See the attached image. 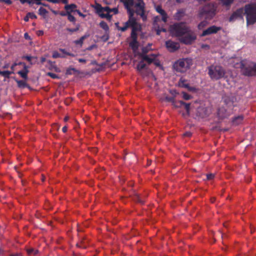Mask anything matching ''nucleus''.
Wrapping results in <instances>:
<instances>
[{
	"label": "nucleus",
	"instance_id": "1",
	"mask_svg": "<svg viewBox=\"0 0 256 256\" xmlns=\"http://www.w3.org/2000/svg\"><path fill=\"white\" fill-rule=\"evenodd\" d=\"M120 1L124 3L126 8L127 10L129 16L128 22L130 26H132V30H134V32L138 30L140 26L136 22V18L134 17L135 12L132 8L134 4V0H120Z\"/></svg>",
	"mask_w": 256,
	"mask_h": 256
},
{
	"label": "nucleus",
	"instance_id": "2",
	"mask_svg": "<svg viewBox=\"0 0 256 256\" xmlns=\"http://www.w3.org/2000/svg\"><path fill=\"white\" fill-rule=\"evenodd\" d=\"M246 15L248 24H253L256 22V2L246 4L244 8Z\"/></svg>",
	"mask_w": 256,
	"mask_h": 256
},
{
	"label": "nucleus",
	"instance_id": "3",
	"mask_svg": "<svg viewBox=\"0 0 256 256\" xmlns=\"http://www.w3.org/2000/svg\"><path fill=\"white\" fill-rule=\"evenodd\" d=\"M192 64V60L191 58H186L178 60L174 64V69L179 72H184Z\"/></svg>",
	"mask_w": 256,
	"mask_h": 256
},
{
	"label": "nucleus",
	"instance_id": "4",
	"mask_svg": "<svg viewBox=\"0 0 256 256\" xmlns=\"http://www.w3.org/2000/svg\"><path fill=\"white\" fill-rule=\"evenodd\" d=\"M208 74L210 78L218 80L223 78L225 74L224 69L220 66L212 65L208 67Z\"/></svg>",
	"mask_w": 256,
	"mask_h": 256
},
{
	"label": "nucleus",
	"instance_id": "5",
	"mask_svg": "<svg viewBox=\"0 0 256 256\" xmlns=\"http://www.w3.org/2000/svg\"><path fill=\"white\" fill-rule=\"evenodd\" d=\"M190 28L184 23H177L171 28L172 34L179 38L184 36Z\"/></svg>",
	"mask_w": 256,
	"mask_h": 256
},
{
	"label": "nucleus",
	"instance_id": "6",
	"mask_svg": "<svg viewBox=\"0 0 256 256\" xmlns=\"http://www.w3.org/2000/svg\"><path fill=\"white\" fill-rule=\"evenodd\" d=\"M215 10L214 4H208L200 10L199 15L200 16H204L206 19H211L215 14Z\"/></svg>",
	"mask_w": 256,
	"mask_h": 256
},
{
	"label": "nucleus",
	"instance_id": "7",
	"mask_svg": "<svg viewBox=\"0 0 256 256\" xmlns=\"http://www.w3.org/2000/svg\"><path fill=\"white\" fill-rule=\"evenodd\" d=\"M92 6L96 10V13L102 18H106L110 19L112 16L110 15V8L108 6L102 7L101 5L98 3H96L95 5Z\"/></svg>",
	"mask_w": 256,
	"mask_h": 256
},
{
	"label": "nucleus",
	"instance_id": "8",
	"mask_svg": "<svg viewBox=\"0 0 256 256\" xmlns=\"http://www.w3.org/2000/svg\"><path fill=\"white\" fill-rule=\"evenodd\" d=\"M136 2L134 4L136 10L135 12L140 15L143 20H146V16L145 14V4L143 0H136Z\"/></svg>",
	"mask_w": 256,
	"mask_h": 256
},
{
	"label": "nucleus",
	"instance_id": "9",
	"mask_svg": "<svg viewBox=\"0 0 256 256\" xmlns=\"http://www.w3.org/2000/svg\"><path fill=\"white\" fill-rule=\"evenodd\" d=\"M196 34L190 29L184 36H181L178 39L182 43L186 44H190L196 40Z\"/></svg>",
	"mask_w": 256,
	"mask_h": 256
},
{
	"label": "nucleus",
	"instance_id": "10",
	"mask_svg": "<svg viewBox=\"0 0 256 256\" xmlns=\"http://www.w3.org/2000/svg\"><path fill=\"white\" fill-rule=\"evenodd\" d=\"M137 70L140 74L142 76H146L148 74H151L153 79L156 80V78L152 71L146 67V65L144 63V61L142 58V60L138 62L136 66Z\"/></svg>",
	"mask_w": 256,
	"mask_h": 256
},
{
	"label": "nucleus",
	"instance_id": "11",
	"mask_svg": "<svg viewBox=\"0 0 256 256\" xmlns=\"http://www.w3.org/2000/svg\"><path fill=\"white\" fill-rule=\"evenodd\" d=\"M242 70V74L246 76H256V63L252 64V66L244 68V64L241 61V71Z\"/></svg>",
	"mask_w": 256,
	"mask_h": 256
},
{
	"label": "nucleus",
	"instance_id": "12",
	"mask_svg": "<svg viewBox=\"0 0 256 256\" xmlns=\"http://www.w3.org/2000/svg\"><path fill=\"white\" fill-rule=\"evenodd\" d=\"M210 113V110L204 106H200L198 108L196 112V116L204 118L208 116Z\"/></svg>",
	"mask_w": 256,
	"mask_h": 256
},
{
	"label": "nucleus",
	"instance_id": "13",
	"mask_svg": "<svg viewBox=\"0 0 256 256\" xmlns=\"http://www.w3.org/2000/svg\"><path fill=\"white\" fill-rule=\"evenodd\" d=\"M166 48L170 52H174L179 49L180 47L178 43L172 42V40L166 41Z\"/></svg>",
	"mask_w": 256,
	"mask_h": 256
},
{
	"label": "nucleus",
	"instance_id": "14",
	"mask_svg": "<svg viewBox=\"0 0 256 256\" xmlns=\"http://www.w3.org/2000/svg\"><path fill=\"white\" fill-rule=\"evenodd\" d=\"M220 30V28L216 26H212L206 30L203 31L201 34L202 36H204L216 33Z\"/></svg>",
	"mask_w": 256,
	"mask_h": 256
},
{
	"label": "nucleus",
	"instance_id": "15",
	"mask_svg": "<svg viewBox=\"0 0 256 256\" xmlns=\"http://www.w3.org/2000/svg\"><path fill=\"white\" fill-rule=\"evenodd\" d=\"M217 116L219 120H222L226 118H227L229 114L228 113L226 112V109L224 107H222L218 109Z\"/></svg>",
	"mask_w": 256,
	"mask_h": 256
},
{
	"label": "nucleus",
	"instance_id": "16",
	"mask_svg": "<svg viewBox=\"0 0 256 256\" xmlns=\"http://www.w3.org/2000/svg\"><path fill=\"white\" fill-rule=\"evenodd\" d=\"M178 103L180 104H181V105L183 106L182 108H184L186 112V114L182 113V116L184 117H185L186 116H189L190 113V104L184 102L182 100L178 101Z\"/></svg>",
	"mask_w": 256,
	"mask_h": 256
},
{
	"label": "nucleus",
	"instance_id": "17",
	"mask_svg": "<svg viewBox=\"0 0 256 256\" xmlns=\"http://www.w3.org/2000/svg\"><path fill=\"white\" fill-rule=\"evenodd\" d=\"M160 102L166 101L168 102H170L172 103V104L175 102L174 96H168L166 94H162V96L160 98Z\"/></svg>",
	"mask_w": 256,
	"mask_h": 256
},
{
	"label": "nucleus",
	"instance_id": "18",
	"mask_svg": "<svg viewBox=\"0 0 256 256\" xmlns=\"http://www.w3.org/2000/svg\"><path fill=\"white\" fill-rule=\"evenodd\" d=\"M178 86L180 87L185 88L190 91H193L194 90V88L190 86L188 84L186 83V81L185 80L182 79L180 80L178 82Z\"/></svg>",
	"mask_w": 256,
	"mask_h": 256
},
{
	"label": "nucleus",
	"instance_id": "19",
	"mask_svg": "<svg viewBox=\"0 0 256 256\" xmlns=\"http://www.w3.org/2000/svg\"><path fill=\"white\" fill-rule=\"evenodd\" d=\"M156 11L162 16V20L164 22H166L167 16L165 11L162 9L160 6H157L156 7Z\"/></svg>",
	"mask_w": 256,
	"mask_h": 256
},
{
	"label": "nucleus",
	"instance_id": "20",
	"mask_svg": "<svg viewBox=\"0 0 256 256\" xmlns=\"http://www.w3.org/2000/svg\"><path fill=\"white\" fill-rule=\"evenodd\" d=\"M140 56L142 58L144 61H146L148 64H150L155 60V57L150 58L146 54H140Z\"/></svg>",
	"mask_w": 256,
	"mask_h": 256
},
{
	"label": "nucleus",
	"instance_id": "21",
	"mask_svg": "<svg viewBox=\"0 0 256 256\" xmlns=\"http://www.w3.org/2000/svg\"><path fill=\"white\" fill-rule=\"evenodd\" d=\"M240 17V9H238L236 12H234L229 18L230 22H234L236 20L238 19Z\"/></svg>",
	"mask_w": 256,
	"mask_h": 256
},
{
	"label": "nucleus",
	"instance_id": "22",
	"mask_svg": "<svg viewBox=\"0 0 256 256\" xmlns=\"http://www.w3.org/2000/svg\"><path fill=\"white\" fill-rule=\"evenodd\" d=\"M18 84V86L20 88H30V86L27 84V83L24 80H16Z\"/></svg>",
	"mask_w": 256,
	"mask_h": 256
},
{
	"label": "nucleus",
	"instance_id": "23",
	"mask_svg": "<svg viewBox=\"0 0 256 256\" xmlns=\"http://www.w3.org/2000/svg\"><path fill=\"white\" fill-rule=\"evenodd\" d=\"M76 8V6L75 4H67L64 6V8L66 10L70 11L71 12H76L74 10Z\"/></svg>",
	"mask_w": 256,
	"mask_h": 256
},
{
	"label": "nucleus",
	"instance_id": "24",
	"mask_svg": "<svg viewBox=\"0 0 256 256\" xmlns=\"http://www.w3.org/2000/svg\"><path fill=\"white\" fill-rule=\"evenodd\" d=\"M29 18H36V16L32 12H28L26 16L24 17V20L26 22H28V20Z\"/></svg>",
	"mask_w": 256,
	"mask_h": 256
},
{
	"label": "nucleus",
	"instance_id": "25",
	"mask_svg": "<svg viewBox=\"0 0 256 256\" xmlns=\"http://www.w3.org/2000/svg\"><path fill=\"white\" fill-rule=\"evenodd\" d=\"M130 45L134 51L136 50L138 48L137 40H132L130 42Z\"/></svg>",
	"mask_w": 256,
	"mask_h": 256
},
{
	"label": "nucleus",
	"instance_id": "26",
	"mask_svg": "<svg viewBox=\"0 0 256 256\" xmlns=\"http://www.w3.org/2000/svg\"><path fill=\"white\" fill-rule=\"evenodd\" d=\"M88 36H89V35H84L82 36L80 40H76L74 42L76 44L82 45L84 40L87 38Z\"/></svg>",
	"mask_w": 256,
	"mask_h": 256
},
{
	"label": "nucleus",
	"instance_id": "27",
	"mask_svg": "<svg viewBox=\"0 0 256 256\" xmlns=\"http://www.w3.org/2000/svg\"><path fill=\"white\" fill-rule=\"evenodd\" d=\"M12 73V72L8 70L3 72L0 70V75L6 78H8L10 75Z\"/></svg>",
	"mask_w": 256,
	"mask_h": 256
},
{
	"label": "nucleus",
	"instance_id": "28",
	"mask_svg": "<svg viewBox=\"0 0 256 256\" xmlns=\"http://www.w3.org/2000/svg\"><path fill=\"white\" fill-rule=\"evenodd\" d=\"M100 26L104 30H106V32H107L108 30V26L106 22H102L100 24Z\"/></svg>",
	"mask_w": 256,
	"mask_h": 256
},
{
	"label": "nucleus",
	"instance_id": "29",
	"mask_svg": "<svg viewBox=\"0 0 256 256\" xmlns=\"http://www.w3.org/2000/svg\"><path fill=\"white\" fill-rule=\"evenodd\" d=\"M224 101L226 104H230L234 102V98L232 100H230L228 96L224 97Z\"/></svg>",
	"mask_w": 256,
	"mask_h": 256
},
{
	"label": "nucleus",
	"instance_id": "30",
	"mask_svg": "<svg viewBox=\"0 0 256 256\" xmlns=\"http://www.w3.org/2000/svg\"><path fill=\"white\" fill-rule=\"evenodd\" d=\"M48 63L50 64V68L51 70H54L56 72H60V70H59V68H58L56 66L53 64L50 61H48Z\"/></svg>",
	"mask_w": 256,
	"mask_h": 256
},
{
	"label": "nucleus",
	"instance_id": "31",
	"mask_svg": "<svg viewBox=\"0 0 256 256\" xmlns=\"http://www.w3.org/2000/svg\"><path fill=\"white\" fill-rule=\"evenodd\" d=\"M18 74H20L22 78L26 80L28 78V73L23 70L18 72Z\"/></svg>",
	"mask_w": 256,
	"mask_h": 256
},
{
	"label": "nucleus",
	"instance_id": "32",
	"mask_svg": "<svg viewBox=\"0 0 256 256\" xmlns=\"http://www.w3.org/2000/svg\"><path fill=\"white\" fill-rule=\"evenodd\" d=\"M134 196L136 197V198L134 199V200H137L138 202L140 203H141L142 204H143L144 203V202L143 200H142L140 198V196L138 194L135 192L134 191Z\"/></svg>",
	"mask_w": 256,
	"mask_h": 256
},
{
	"label": "nucleus",
	"instance_id": "33",
	"mask_svg": "<svg viewBox=\"0 0 256 256\" xmlns=\"http://www.w3.org/2000/svg\"><path fill=\"white\" fill-rule=\"evenodd\" d=\"M223 5L228 6H229L234 1V0H221Z\"/></svg>",
	"mask_w": 256,
	"mask_h": 256
},
{
	"label": "nucleus",
	"instance_id": "34",
	"mask_svg": "<svg viewBox=\"0 0 256 256\" xmlns=\"http://www.w3.org/2000/svg\"><path fill=\"white\" fill-rule=\"evenodd\" d=\"M26 252H27L28 254H32V252H34V255L38 254V250H34V248H27L26 250Z\"/></svg>",
	"mask_w": 256,
	"mask_h": 256
},
{
	"label": "nucleus",
	"instance_id": "35",
	"mask_svg": "<svg viewBox=\"0 0 256 256\" xmlns=\"http://www.w3.org/2000/svg\"><path fill=\"white\" fill-rule=\"evenodd\" d=\"M208 24V22L206 21H202L198 25V28L199 30L202 29Z\"/></svg>",
	"mask_w": 256,
	"mask_h": 256
},
{
	"label": "nucleus",
	"instance_id": "36",
	"mask_svg": "<svg viewBox=\"0 0 256 256\" xmlns=\"http://www.w3.org/2000/svg\"><path fill=\"white\" fill-rule=\"evenodd\" d=\"M129 26H130V24H129L128 20V22H125L124 26L123 27L118 28V29L120 30H121L122 32H124L128 28Z\"/></svg>",
	"mask_w": 256,
	"mask_h": 256
},
{
	"label": "nucleus",
	"instance_id": "37",
	"mask_svg": "<svg viewBox=\"0 0 256 256\" xmlns=\"http://www.w3.org/2000/svg\"><path fill=\"white\" fill-rule=\"evenodd\" d=\"M79 28H80V25L78 24L76 26V27L75 28L72 29V28H67L66 29V30L70 32H75L78 30Z\"/></svg>",
	"mask_w": 256,
	"mask_h": 256
},
{
	"label": "nucleus",
	"instance_id": "38",
	"mask_svg": "<svg viewBox=\"0 0 256 256\" xmlns=\"http://www.w3.org/2000/svg\"><path fill=\"white\" fill-rule=\"evenodd\" d=\"M68 18L70 22H75L76 21L75 18L70 14V12L68 13Z\"/></svg>",
	"mask_w": 256,
	"mask_h": 256
},
{
	"label": "nucleus",
	"instance_id": "39",
	"mask_svg": "<svg viewBox=\"0 0 256 256\" xmlns=\"http://www.w3.org/2000/svg\"><path fill=\"white\" fill-rule=\"evenodd\" d=\"M47 12V10L43 8H40L39 9V14L40 15H44L46 14Z\"/></svg>",
	"mask_w": 256,
	"mask_h": 256
},
{
	"label": "nucleus",
	"instance_id": "40",
	"mask_svg": "<svg viewBox=\"0 0 256 256\" xmlns=\"http://www.w3.org/2000/svg\"><path fill=\"white\" fill-rule=\"evenodd\" d=\"M182 94L183 95L182 96L183 98L186 100H188L192 98V96L190 95L187 94L186 93L184 92H183Z\"/></svg>",
	"mask_w": 256,
	"mask_h": 256
},
{
	"label": "nucleus",
	"instance_id": "41",
	"mask_svg": "<svg viewBox=\"0 0 256 256\" xmlns=\"http://www.w3.org/2000/svg\"><path fill=\"white\" fill-rule=\"evenodd\" d=\"M52 57L54 58H58L60 57H62L58 52L54 51L52 54Z\"/></svg>",
	"mask_w": 256,
	"mask_h": 256
},
{
	"label": "nucleus",
	"instance_id": "42",
	"mask_svg": "<svg viewBox=\"0 0 256 256\" xmlns=\"http://www.w3.org/2000/svg\"><path fill=\"white\" fill-rule=\"evenodd\" d=\"M170 93L172 94L171 96H174V98L176 97L178 93L175 90H170Z\"/></svg>",
	"mask_w": 256,
	"mask_h": 256
},
{
	"label": "nucleus",
	"instance_id": "43",
	"mask_svg": "<svg viewBox=\"0 0 256 256\" xmlns=\"http://www.w3.org/2000/svg\"><path fill=\"white\" fill-rule=\"evenodd\" d=\"M109 36L108 34H106L104 35L101 37V39L104 42H106L108 40Z\"/></svg>",
	"mask_w": 256,
	"mask_h": 256
},
{
	"label": "nucleus",
	"instance_id": "44",
	"mask_svg": "<svg viewBox=\"0 0 256 256\" xmlns=\"http://www.w3.org/2000/svg\"><path fill=\"white\" fill-rule=\"evenodd\" d=\"M131 36L132 39V40H136V34L134 30H132V34H131Z\"/></svg>",
	"mask_w": 256,
	"mask_h": 256
},
{
	"label": "nucleus",
	"instance_id": "45",
	"mask_svg": "<svg viewBox=\"0 0 256 256\" xmlns=\"http://www.w3.org/2000/svg\"><path fill=\"white\" fill-rule=\"evenodd\" d=\"M173 106L176 108H181L183 107L182 105H181V104H180L178 103V101L177 102H174L173 104Z\"/></svg>",
	"mask_w": 256,
	"mask_h": 256
},
{
	"label": "nucleus",
	"instance_id": "46",
	"mask_svg": "<svg viewBox=\"0 0 256 256\" xmlns=\"http://www.w3.org/2000/svg\"><path fill=\"white\" fill-rule=\"evenodd\" d=\"M47 74L53 78H58V76L56 74L52 72H48Z\"/></svg>",
	"mask_w": 256,
	"mask_h": 256
},
{
	"label": "nucleus",
	"instance_id": "47",
	"mask_svg": "<svg viewBox=\"0 0 256 256\" xmlns=\"http://www.w3.org/2000/svg\"><path fill=\"white\" fill-rule=\"evenodd\" d=\"M207 180H212L213 179L214 177V174H209L206 175Z\"/></svg>",
	"mask_w": 256,
	"mask_h": 256
},
{
	"label": "nucleus",
	"instance_id": "48",
	"mask_svg": "<svg viewBox=\"0 0 256 256\" xmlns=\"http://www.w3.org/2000/svg\"><path fill=\"white\" fill-rule=\"evenodd\" d=\"M148 52V50L146 48H144L142 49V53L141 54H146Z\"/></svg>",
	"mask_w": 256,
	"mask_h": 256
},
{
	"label": "nucleus",
	"instance_id": "49",
	"mask_svg": "<svg viewBox=\"0 0 256 256\" xmlns=\"http://www.w3.org/2000/svg\"><path fill=\"white\" fill-rule=\"evenodd\" d=\"M70 11H68V10H66V12H61L60 13V14L62 16H67L68 15V13L70 12Z\"/></svg>",
	"mask_w": 256,
	"mask_h": 256
},
{
	"label": "nucleus",
	"instance_id": "50",
	"mask_svg": "<svg viewBox=\"0 0 256 256\" xmlns=\"http://www.w3.org/2000/svg\"><path fill=\"white\" fill-rule=\"evenodd\" d=\"M23 58H26L28 61L29 62H30L32 57L30 56H24L23 57Z\"/></svg>",
	"mask_w": 256,
	"mask_h": 256
},
{
	"label": "nucleus",
	"instance_id": "51",
	"mask_svg": "<svg viewBox=\"0 0 256 256\" xmlns=\"http://www.w3.org/2000/svg\"><path fill=\"white\" fill-rule=\"evenodd\" d=\"M114 12V14H118V9L117 8H110V12Z\"/></svg>",
	"mask_w": 256,
	"mask_h": 256
},
{
	"label": "nucleus",
	"instance_id": "52",
	"mask_svg": "<svg viewBox=\"0 0 256 256\" xmlns=\"http://www.w3.org/2000/svg\"><path fill=\"white\" fill-rule=\"evenodd\" d=\"M72 68H68L66 70V74H72Z\"/></svg>",
	"mask_w": 256,
	"mask_h": 256
},
{
	"label": "nucleus",
	"instance_id": "53",
	"mask_svg": "<svg viewBox=\"0 0 256 256\" xmlns=\"http://www.w3.org/2000/svg\"><path fill=\"white\" fill-rule=\"evenodd\" d=\"M75 11L79 14V16L84 17L85 15L82 14L79 10H76Z\"/></svg>",
	"mask_w": 256,
	"mask_h": 256
},
{
	"label": "nucleus",
	"instance_id": "54",
	"mask_svg": "<svg viewBox=\"0 0 256 256\" xmlns=\"http://www.w3.org/2000/svg\"><path fill=\"white\" fill-rule=\"evenodd\" d=\"M192 136V133L190 132H186L184 134V136Z\"/></svg>",
	"mask_w": 256,
	"mask_h": 256
},
{
	"label": "nucleus",
	"instance_id": "55",
	"mask_svg": "<svg viewBox=\"0 0 256 256\" xmlns=\"http://www.w3.org/2000/svg\"><path fill=\"white\" fill-rule=\"evenodd\" d=\"M24 71L27 73L28 72V68L25 64H24Z\"/></svg>",
	"mask_w": 256,
	"mask_h": 256
},
{
	"label": "nucleus",
	"instance_id": "56",
	"mask_svg": "<svg viewBox=\"0 0 256 256\" xmlns=\"http://www.w3.org/2000/svg\"><path fill=\"white\" fill-rule=\"evenodd\" d=\"M161 32V30L158 26V28L156 29V34L158 35H160Z\"/></svg>",
	"mask_w": 256,
	"mask_h": 256
},
{
	"label": "nucleus",
	"instance_id": "57",
	"mask_svg": "<svg viewBox=\"0 0 256 256\" xmlns=\"http://www.w3.org/2000/svg\"><path fill=\"white\" fill-rule=\"evenodd\" d=\"M47 1L49 2H52V3H58L59 2L58 0H46Z\"/></svg>",
	"mask_w": 256,
	"mask_h": 256
},
{
	"label": "nucleus",
	"instance_id": "58",
	"mask_svg": "<svg viewBox=\"0 0 256 256\" xmlns=\"http://www.w3.org/2000/svg\"><path fill=\"white\" fill-rule=\"evenodd\" d=\"M72 68V71H73L74 72L78 74H79L80 73L78 70L75 69L74 68Z\"/></svg>",
	"mask_w": 256,
	"mask_h": 256
},
{
	"label": "nucleus",
	"instance_id": "59",
	"mask_svg": "<svg viewBox=\"0 0 256 256\" xmlns=\"http://www.w3.org/2000/svg\"><path fill=\"white\" fill-rule=\"evenodd\" d=\"M24 37L26 39H30V36H28V33H25L24 34Z\"/></svg>",
	"mask_w": 256,
	"mask_h": 256
},
{
	"label": "nucleus",
	"instance_id": "60",
	"mask_svg": "<svg viewBox=\"0 0 256 256\" xmlns=\"http://www.w3.org/2000/svg\"><path fill=\"white\" fill-rule=\"evenodd\" d=\"M4 2H5L6 3L10 4L12 3V2L11 0H5Z\"/></svg>",
	"mask_w": 256,
	"mask_h": 256
},
{
	"label": "nucleus",
	"instance_id": "61",
	"mask_svg": "<svg viewBox=\"0 0 256 256\" xmlns=\"http://www.w3.org/2000/svg\"><path fill=\"white\" fill-rule=\"evenodd\" d=\"M154 64L155 65H156V66H160V63L159 62H158V61H154Z\"/></svg>",
	"mask_w": 256,
	"mask_h": 256
},
{
	"label": "nucleus",
	"instance_id": "62",
	"mask_svg": "<svg viewBox=\"0 0 256 256\" xmlns=\"http://www.w3.org/2000/svg\"><path fill=\"white\" fill-rule=\"evenodd\" d=\"M78 62H84H84H86V60H84V59L80 58V59L78 60Z\"/></svg>",
	"mask_w": 256,
	"mask_h": 256
},
{
	"label": "nucleus",
	"instance_id": "63",
	"mask_svg": "<svg viewBox=\"0 0 256 256\" xmlns=\"http://www.w3.org/2000/svg\"><path fill=\"white\" fill-rule=\"evenodd\" d=\"M60 52H63L64 54H66V53H68V52H66V50H65L64 49L60 48Z\"/></svg>",
	"mask_w": 256,
	"mask_h": 256
},
{
	"label": "nucleus",
	"instance_id": "64",
	"mask_svg": "<svg viewBox=\"0 0 256 256\" xmlns=\"http://www.w3.org/2000/svg\"><path fill=\"white\" fill-rule=\"evenodd\" d=\"M67 130V127L66 126H64L63 128H62V132H66Z\"/></svg>",
	"mask_w": 256,
	"mask_h": 256
}]
</instances>
